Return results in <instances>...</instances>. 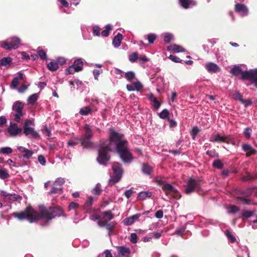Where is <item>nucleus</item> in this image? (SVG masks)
I'll use <instances>...</instances> for the list:
<instances>
[{
	"label": "nucleus",
	"instance_id": "0eeeda50",
	"mask_svg": "<svg viewBox=\"0 0 257 257\" xmlns=\"http://www.w3.org/2000/svg\"><path fill=\"white\" fill-rule=\"evenodd\" d=\"M200 187V184L198 180L192 178H190L186 182L184 192L186 194H190Z\"/></svg>",
	"mask_w": 257,
	"mask_h": 257
},
{
	"label": "nucleus",
	"instance_id": "a19ab883",
	"mask_svg": "<svg viewBox=\"0 0 257 257\" xmlns=\"http://www.w3.org/2000/svg\"><path fill=\"white\" fill-rule=\"evenodd\" d=\"M159 117L163 119H169V111L167 109H164L159 114Z\"/></svg>",
	"mask_w": 257,
	"mask_h": 257
},
{
	"label": "nucleus",
	"instance_id": "8fccbe9b",
	"mask_svg": "<svg viewBox=\"0 0 257 257\" xmlns=\"http://www.w3.org/2000/svg\"><path fill=\"white\" fill-rule=\"evenodd\" d=\"M65 180L64 178H58L53 183V185L57 187H62V185L64 183Z\"/></svg>",
	"mask_w": 257,
	"mask_h": 257
},
{
	"label": "nucleus",
	"instance_id": "393cba45",
	"mask_svg": "<svg viewBox=\"0 0 257 257\" xmlns=\"http://www.w3.org/2000/svg\"><path fill=\"white\" fill-rule=\"evenodd\" d=\"M23 79V75L22 73H19L18 75L15 77L12 80L11 87L14 88H17V86L19 84L20 81Z\"/></svg>",
	"mask_w": 257,
	"mask_h": 257
},
{
	"label": "nucleus",
	"instance_id": "052dcab7",
	"mask_svg": "<svg viewBox=\"0 0 257 257\" xmlns=\"http://www.w3.org/2000/svg\"><path fill=\"white\" fill-rule=\"evenodd\" d=\"M169 58L172 61L176 63H182L183 61V60H181L177 56L173 55H170L169 57Z\"/></svg>",
	"mask_w": 257,
	"mask_h": 257
},
{
	"label": "nucleus",
	"instance_id": "dca6fc26",
	"mask_svg": "<svg viewBox=\"0 0 257 257\" xmlns=\"http://www.w3.org/2000/svg\"><path fill=\"white\" fill-rule=\"evenodd\" d=\"M204 67L210 73H216L220 71V67L213 62H208L204 65Z\"/></svg>",
	"mask_w": 257,
	"mask_h": 257
},
{
	"label": "nucleus",
	"instance_id": "e2e57ef3",
	"mask_svg": "<svg viewBox=\"0 0 257 257\" xmlns=\"http://www.w3.org/2000/svg\"><path fill=\"white\" fill-rule=\"evenodd\" d=\"M233 97L234 99L238 100L241 102H243L242 96L239 92H235L233 94Z\"/></svg>",
	"mask_w": 257,
	"mask_h": 257
},
{
	"label": "nucleus",
	"instance_id": "0e129e2a",
	"mask_svg": "<svg viewBox=\"0 0 257 257\" xmlns=\"http://www.w3.org/2000/svg\"><path fill=\"white\" fill-rule=\"evenodd\" d=\"M102 73V70L101 69H94L93 70V74L94 77V79L96 80H98V77L100 73Z\"/></svg>",
	"mask_w": 257,
	"mask_h": 257
},
{
	"label": "nucleus",
	"instance_id": "e433bc0d",
	"mask_svg": "<svg viewBox=\"0 0 257 257\" xmlns=\"http://www.w3.org/2000/svg\"><path fill=\"white\" fill-rule=\"evenodd\" d=\"M38 95L37 93H34L32 95H30L28 98V102L30 104H33L35 103L38 98Z\"/></svg>",
	"mask_w": 257,
	"mask_h": 257
},
{
	"label": "nucleus",
	"instance_id": "338daca9",
	"mask_svg": "<svg viewBox=\"0 0 257 257\" xmlns=\"http://www.w3.org/2000/svg\"><path fill=\"white\" fill-rule=\"evenodd\" d=\"M130 241L133 243H136L138 242V236L136 233H132L131 234Z\"/></svg>",
	"mask_w": 257,
	"mask_h": 257
},
{
	"label": "nucleus",
	"instance_id": "4d7b16f0",
	"mask_svg": "<svg viewBox=\"0 0 257 257\" xmlns=\"http://www.w3.org/2000/svg\"><path fill=\"white\" fill-rule=\"evenodd\" d=\"M186 229V225H183L180 227L178 228L175 231V233L179 235H182L184 233Z\"/></svg>",
	"mask_w": 257,
	"mask_h": 257
},
{
	"label": "nucleus",
	"instance_id": "9d476101",
	"mask_svg": "<svg viewBox=\"0 0 257 257\" xmlns=\"http://www.w3.org/2000/svg\"><path fill=\"white\" fill-rule=\"evenodd\" d=\"M114 216V214L110 210L102 212L101 214L100 220L97 222L98 225L101 226L102 225V224L106 225L109 224V221L113 219Z\"/></svg>",
	"mask_w": 257,
	"mask_h": 257
},
{
	"label": "nucleus",
	"instance_id": "b1692460",
	"mask_svg": "<svg viewBox=\"0 0 257 257\" xmlns=\"http://www.w3.org/2000/svg\"><path fill=\"white\" fill-rule=\"evenodd\" d=\"M167 50L169 51H172L174 53L185 52V49L184 48H182L181 46L177 44H173L167 47Z\"/></svg>",
	"mask_w": 257,
	"mask_h": 257
},
{
	"label": "nucleus",
	"instance_id": "bf43d9fd",
	"mask_svg": "<svg viewBox=\"0 0 257 257\" xmlns=\"http://www.w3.org/2000/svg\"><path fill=\"white\" fill-rule=\"evenodd\" d=\"M238 210V208L235 205H231L229 206L227 209V211L229 213H235L237 212Z\"/></svg>",
	"mask_w": 257,
	"mask_h": 257
},
{
	"label": "nucleus",
	"instance_id": "f3484780",
	"mask_svg": "<svg viewBox=\"0 0 257 257\" xmlns=\"http://www.w3.org/2000/svg\"><path fill=\"white\" fill-rule=\"evenodd\" d=\"M8 132L11 136L15 137L21 133V129L18 127L17 124L11 122L8 128Z\"/></svg>",
	"mask_w": 257,
	"mask_h": 257
},
{
	"label": "nucleus",
	"instance_id": "39448f33",
	"mask_svg": "<svg viewBox=\"0 0 257 257\" xmlns=\"http://www.w3.org/2000/svg\"><path fill=\"white\" fill-rule=\"evenodd\" d=\"M34 125L33 121L29 119H26L23 126V132L25 136L36 139L39 137V135L32 127Z\"/></svg>",
	"mask_w": 257,
	"mask_h": 257
},
{
	"label": "nucleus",
	"instance_id": "473e14b6",
	"mask_svg": "<svg viewBox=\"0 0 257 257\" xmlns=\"http://www.w3.org/2000/svg\"><path fill=\"white\" fill-rule=\"evenodd\" d=\"M12 62V59L10 57H3L0 60V67L7 66Z\"/></svg>",
	"mask_w": 257,
	"mask_h": 257
},
{
	"label": "nucleus",
	"instance_id": "6e6552de",
	"mask_svg": "<svg viewBox=\"0 0 257 257\" xmlns=\"http://www.w3.org/2000/svg\"><path fill=\"white\" fill-rule=\"evenodd\" d=\"M243 77L245 78V80H250L251 84L257 88V68L244 71Z\"/></svg>",
	"mask_w": 257,
	"mask_h": 257
},
{
	"label": "nucleus",
	"instance_id": "5fc2aeb1",
	"mask_svg": "<svg viewBox=\"0 0 257 257\" xmlns=\"http://www.w3.org/2000/svg\"><path fill=\"white\" fill-rule=\"evenodd\" d=\"M133 84L134 86L135 91V90H137L138 91H140L143 86V85L142 84V83L139 81L135 82L133 83Z\"/></svg>",
	"mask_w": 257,
	"mask_h": 257
},
{
	"label": "nucleus",
	"instance_id": "a18cd8bd",
	"mask_svg": "<svg viewBox=\"0 0 257 257\" xmlns=\"http://www.w3.org/2000/svg\"><path fill=\"white\" fill-rule=\"evenodd\" d=\"M139 59V55L137 52H134L128 56V60L132 63L135 62Z\"/></svg>",
	"mask_w": 257,
	"mask_h": 257
},
{
	"label": "nucleus",
	"instance_id": "20e7f679",
	"mask_svg": "<svg viewBox=\"0 0 257 257\" xmlns=\"http://www.w3.org/2000/svg\"><path fill=\"white\" fill-rule=\"evenodd\" d=\"M112 169L113 176L111 177L109 180V183L110 185H113L117 183L120 180L123 173L121 165L118 162L112 163Z\"/></svg>",
	"mask_w": 257,
	"mask_h": 257
},
{
	"label": "nucleus",
	"instance_id": "ea45409f",
	"mask_svg": "<svg viewBox=\"0 0 257 257\" xmlns=\"http://www.w3.org/2000/svg\"><path fill=\"white\" fill-rule=\"evenodd\" d=\"M91 112V108L89 107H83L79 110V113L82 115H87Z\"/></svg>",
	"mask_w": 257,
	"mask_h": 257
},
{
	"label": "nucleus",
	"instance_id": "4be33fe9",
	"mask_svg": "<svg viewBox=\"0 0 257 257\" xmlns=\"http://www.w3.org/2000/svg\"><path fill=\"white\" fill-rule=\"evenodd\" d=\"M147 98L153 103V107L155 110H158L160 106L161 103L154 96L152 93L146 95Z\"/></svg>",
	"mask_w": 257,
	"mask_h": 257
},
{
	"label": "nucleus",
	"instance_id": "de8ad7c7",
	"mask_svg": "<svg viewBox=\"0 0 257 257\" xmlns=\"http://www.w3.org/2000/svg\"><path fill=\"white\" fill-rule=\"evenodd\" d=\"M69 83L70 85L72 86L71 89L74 90L75 89L74 86L75 85L78 87L79 85H82V82L78 79H74V80L70 81Z\"/></svg>",
	"mask_w": 257,
	"mask_h": 257
},
{
	"label": "nucleus",
	"instance_id": "09e8293b",
	"mask_svg": "<svg viewBox=\"0 0 257 257\" xmlns=\"http://www.w3.org/2000/svg\"><path fill=\"white\" fill-rule=\"evenodd\" d=\"M13 152V150L9 147H3L0 148V153L3 154H11Z\"/></svg>",
	"mask_w": 257,
	"mask_h": 257
},
{
	"label": "nucleus",
	"instance_id": "4c0bfd02",
	"mask_svg": "<svg viewBox=\"0 0 257 257\" xmlns=\"http://www.w3.org/2000/svg\"><path fill=\"white\" fill-rule=\"evenodd\" d=\"M212 166L214 168L221 169L223 167V164L221 160L217 159L213 161Z\"/></svg>",
	"mask_w": 257,
	"mask_h": 257
},
{
	"label": "nucleus",
	"instance_id": "864d4df0",
	"mask_svg": "<svg viewBox=\"0 0 257 257\" xmlns=\"http://www.w3.org/2000/svg\"><path fill=\"white\" fill-rule=\"evenodd\" d=\"M75 72H78L73 65L69 66L66 70V74H72Z\"/></svg>",
	"mask_w": 257,
	"mask_h": 257
},
{
	"label": "nucleus",
	"instance_id": "2eb2a0df",
	"mask_svg": "<svg viewBox=\"0 0 257 257\" xmlns=\"http://www.w3.org/2000/svg\"><path fill=\"white\" fill-rule=\"evenodd\" d=\"M244 72V71H242L240 66L239 65L233 66L229 71V73L233 76L236 77L240 76L239 78L242 80H245V78L243 77V73Z\"/></svg>",
	"mask_w": 257,
	"mask_h": 257
},
{
	"label": "nucleus",
	"instance_id": "423d86ee",
	"mask_svg": "<svg viewBox=\"0 0 257 257\" xmlns=\"http://www.w3.org/2000/svg\"><path fill=\"white\" fill-rule=\"evenodd\" d=\"M20 42L21 40L19 38L17 37H13L10 38L6 41L2 42L1 46L6 50H15L19 47Z\"/></svg>",
	"mask_w": 257,
	"mask_h": 257
},
{
	"label": "nucleus",
	"instance_id": "72a5a7b5",
	"mask_svg": "<svg viewBox=\"0 0 257 257\" xmlns=\"http://www.w3.org/2000/svg\"><path fill=\"white\" fill-rule=\"evenodd\" d=\"M48 69L52 71H56L59 68V65L56 62L51 61L47 64Z\"/></svg>",
	"mask_w": 257,
	"mask_h": 257
},
{
	"label": "nucleus",
	"instance_id": "c756f323",
	"mask_svg": "<svg viewBox=\"0 0 257 257\" xmlns=\"http://www.w3.org/2000/svg\"><path fill=\"white\" fill-rule=\"evenodd\" d=\"M62 193V187H57L53 185V187L52 189L49 192V194L55 195H60Z\"/></svg>",
	"mask_w": 257,
	"mask_h": 257
},
{
	"label": "nucleus",
	"instance_id": "5701e85b",
	"mask_svg": "<svg viewBox=\"0 0 257 257\" xmlns=\"http://www.w3.org/2000/svg\"><path fill=\"white\" fill-rule=\"evenodd\" d=\"M94 200V198L92 196L88 197L87 200L84 205V209L87 213H90L92 211L91 206Z\"/></svg>",
	"mask_w": 257,
	"mask_h": 257
},
{
	"label": "nucleus",
	"instance_id": "603ef678",
	"mask_svg": "<svg viewBox=\"0 0 257 257\" xmlns=\"http://www.w3.org/2000/svg\"><path fill=\"white\" fill-rule=\"evenodd\" d=\"M9 177V174L7 172L6 169H0V178L2 179H5L8 178Z\"/></svg>",
	"mask_w": 257,
	"mask_h": 257
},
{
	"label": "nucleus",
	"instance_id": "69168bd1",
	"mask_svg": "<svg viewBox=\"0 0 257 257\" xmlns=\"http://www.w3.org/2000/svg\"><path fill=\"white\" fill-rule=\"evenodd\" d=\"M92 32L94 35L99 36L100 34V28L98 26H94L92 29Z\"/></svg>",
	"mask_w": 257,
	"mask_h": 257
},
{
	"label": "nucleus",
	"instance_id": "79ce46f5",
	"mask_svg": "<svg viewBox=\"0 0 257 257\" xmlns=\"http://www.w3.org/2000/svg\"><path fill=\"white\" fill-rule=\"evenodd\" d=\"M252 132V131L251 128L247 127L244 128L243 132V134L246 139H249L250 138Z\"/></svg>",
	"mask_w": 257,
	"mask_h": 257
},
{
	"label": "nucleus",
	"instance_id": "6e6d98bb",
	"mask_svg": "<svg viewBox=\"0 0 257 257\" xmlns=\"http://www.w3.org/2000/svg\"><path fill=\"white\" fill-rule=\"evenodd\" d=\"M37 53L41 59L46 60L47 59L46 53L43 50H38Z\"/></svg>",
	"mask_w": 257,
	"mask_h": 257
},
{
	"label": "nucleus",
	"instance_id": "a211bd4d",
	"mask_svg": "<svg viewBox=\"0 0 257 257\" xmlns=\"http://www.w3.org/2000/svg\"><path fill=\"white\" fill-rule=\"evenodd\" d=\"M180 5L184 9H187L197 5L195 0H179Z\"/></svg>",
	"mask_w": 257,
	"mask_h": 257
},
{
	"label": "nucleus",
	"instance_id": "f704fd0d",
	"mask_svg": "<svg viewBox=\"0 0 257 257\" xmlns=\"http://www.w3.org/2000/svg\"><path fill=\"white\" fill-rule=\"evenodd\" d=\"M102 226H99V227H105L108 231V236H110L113 231V228L114 227V224H113V222H111V223H110L106 224V225H104V224H102Z\"/></svg>",
	"mask_w": 257,
	"mask_h": 257
},
{
	"label": "nucleus",
	"instance_id": "9b49d317",
	"mask_svg": "<svg viewBox=\"0 0 257 257\" xmlns=\"http://www.w3.org/2000/svg\"><path fill=\"white\" fill-rule=\"evenodd\" d=\"M23 107L24 104L19 101L15 102L13 105V109L15 111V120L18 122H20L21 117L23 115L22 109Z\"/></svg>",
	"mask_w": 257,
	"mask_h": 257
},
{
	"label": "nucleus",
	"instance_id": "13d9d810",
	"mask_svg": "<svg viewBox=\"0 0 257 257\" xmlns=\"http://www.w3.org/2000/svg\"><path fill=\"white\" fill-rule=\"evenodd\" d=\"M199 131H200V130L197 126H195L192 128L191 132V135L193 139H195L197 135L198 134Z\"/></svg>",
	"mask_w": 257,
	"mask_h": 257
},
{
	"label": "nucleus",
	"instance_id": "3c124183",
	"mask_svg": "<svg viewBox=\"0 0 257 257\" xmlns=\"http://www.w3.org/2000/svg\"><path fill=\"white\" fill-rule=\"evenodd\" d=\"M206 154L211 158H218L219 155L215 150H208Z\"/></svg>",
	"mask_w": 257,
	"mask_h": 257
},
{
	"label": "nucleus",
	"instance_id": "7ed1b4c3",
	"mask_svg": "<svg viewBox=\"0 0 257 257\" xmlns=\"http://www.w3.org/2000/svg\"><path fill=\"white\" fill-rule=\"evenodd\" d=\"M156 182L158 185L162 187L168 199H179L181 198L180 193L171 184L167 183L165 181L160 179H157Z\"/></svg>",
	"mask_w": 257,
	"mask_h": 257
},
{
	"label": "nucleus",
	"instance_id": "774afa93",
	"mask_svg": "<svg viewBox=\"0 0 257 257\" xmlns=\"http://www.w3.org/2000/svg\"><path fill=\"white\" fill-rule=\"evenodd\" d=\"M177 96V93L175 91H172L170 94V100L172 102H176V97Z\"/></svg>",
	"mask_w": 257,
	"mask_h": 257
},
{
	"label": "nucleus",
	"instance_id": "2f4dec72",
	"mask_svg": "<svg viewBox=\"0 0 257 257\" xmlns=\"http://www.w3.org/2000/svg\"><path fill=\"white\" fill-rule=\"evenodd\" d=\"M118 251L119 254L122 256H126V255H128L131 252L130 248L124 246L118 247Z\"/></svg>",
	"mask_w": 257,
	"mask_h": 257
},
{
	"label": "nucleus",
	"instance_id": "f03ea898",
	"mask_svg": "<svg viewBox=\"0 0 257 257\" xmlns=\"http://www.w3.org/2000/svg\"><path fill=\"white\" fill-rule=\"evenodd\" d=\"M39 213L31 206H28L23 211L14 212L13 215L20 220L27 219L30 223L42 219V225H47L49 221L56 216H60L62 214L61 209L57 207H50L46 209L43 205L39 206Z\"/></svg>",
	"mask_w": 257,
	"mask_h": 257
},
{
	"label": "nucleus",
	"instance_id": "f257e3e1",
	"mask_svg": "<svg viewBox=\"0 0 257 257\" xmlns=\"http://www.w3.org/2000/svg\"><path fill=\"white\" fill-rule=\"evenodd\" d=\"M109 142L110 145L101 146L99 149L97 160L100 164L106 165L110 159L108 152L113 151H115L123 163L131 164L133 162L134 158L130 150L129 143L122 134L111 130Z\"/></svg>",
	"mask_w": 257,
	"mask_h": 257
},
{
	"label": "nucleus",
	"instance_id": "c03bdc74",
	"mask_svg": "<svg viewBox=\"0 0 257 257\" xmlns=\"http://www.w3.org/2000/svg\"><path fill=\"white\" fill-rule=\"evenodd\" d=\"M157 39V35L154 33L149 34L147 36V39L148 40L149 43L151 44H153Z\"/></svg>",
	"mask_w": 257,
	"mask_h": 257
},
{
	"label": "nucleus",
	"instance_id": "6ab92c4d",
	"mask_svg": "<svg viewBox=\"0 0 257 257\" xmlns=\"http://www.w3.org/2000/svg\"><path fill=\"white\" fill-rule=\"evenodd\" d=\"M241 147L242 150L244 152H246V156L247 157H248L252 155L255 154L256 153V150H255L252 148V147L248 144H242Z\"/></svg>",
	"mask_w": 257,
	"mask_h": 257
},
{
	"label": "nucleus",
	"instance_id": "680f3d73",
	"mask_svg": "<svg viewBox=\"0 0 257 257\" xmlns=\"http://www.w3.org/2000/svg\"><path fill=\"white\" fill-rule=\"evenodd\" d=\"M163 232V230H158L156 232H154L152 233L153 234V238H154L155 239H159L161 236Z\"/></svg>",
	"mask_w": 257,
	"mask_h": 257
},
{
	"label": "nucleus",
	"instance_id": "4468645a",
	"mask_svg": "<svg viewBox=\"0 0 257 257\" xmlns=\"http://www.w3.org/2000/svg\"><path fill=\"white\" fill-rule=\"evenodd\" d=\"M17 149L19 152L22 154L23 158L25 159H30L34 154V152L32 150H29L22 146H17Z\"/></svg>",
	"mask_w": 257,
	"mask_h": 257
},
{
	"label": "nucleus",
	"instance_id": "ddd939ff",
	"mask_svg": "<svg viewBox=\"0 0 257 257\" xmlns=\"http://www.w3.org/2000/svg\"><path fill=\"white\" fill-rule=\"evenodd\" d=\"M234 11L239 14L241 17H245L248 15V10L247 7L244 4L237 3L235 5Z\"/></svg>",
	"mask_w": 257,
	"mask_h": 257
},
{
	"label": "nucleus",
	"instance_id": "aec40b11",
	"mask_svg": "<svg viewBox=\"0 0 257 257\" xmlns=\"http://www.w3.org/2000/svg\"><path fill=\"white\" fill-rule=\"evenodd\" d=\"M141 214H136L128 217H126L123 220L124 225L130 226L132 225L136 220L141 216Z\"/></svg>",
	"mask_w": 257,
	"mask_h": 257
},
{
	"label": "nucleus",
	"instance_id": "58836bf2",
	"mask_svg": "<svg viewBox=\"0 0 257 257\" xmlns=\"http://www.w3.org/2000/svg\"><path fill=\"white\" fill-rule=\"evenodd\" d=\"M124 77L128 81L132 82L135 77V74L132 71H128L125 73Z\"/></svg>",
	"mask_w": 257,
	"mask_h": 257
},
{
	"label": "nucleus",
	"instance_id": "49530a36",
	"mask_svg": "<svg viewBox=\"0 0 257 257\" xmlns=\"http://www.w3.org/2000/svg\"><path fill=\"white\" fill-rule=\"evenodd\" d=\"M225 234L227 238L231 243H233L236 241L235 237L232 234L231 232L229 230H226L225 232Z\"/></svg>",
	"mask_w": 257,
	"mask_h": 257
},
{
	"label": "nucleus",
	"instance_id": "f8f14e48",
	"mask_svg": "<svg viewBox=\"0 0 257 257\" xmlns=\"http://www.w3.org/2000/svg\"><path fill=\"white\" fill-rule=\"evenodd\" d=\"M1 194L3 196L4 201L10 203L17 201L19 199H21V197L18 194L15 193L10 194L3 190L1 191Z\"/></svg>",
	"mask_w": 257,
	"mask_h": 257
},
{
	"label": "nucleus",
	"instance_id": "bb28decb",
	"mask_svg": "<svg viewBox=\"0 0 257 257\" xmlns=\"http://www.w3.org/2000/svg\"><path fill=\"white\" fill-rule=\"evenodd\" d=\"M255 210H253L252 211L248 210H243L241 212L242 219L248 218L250 217L253 216L255 214Z\"/></svg>",
	"mask_w": 257,
	"mask_h": 257
},
{
	"label": "nucleus",
	"instance_id": "412c9836",
	"mask_svg": "<svg viewBox=\"0 0 257 257\" xmlns=\"http://www.w3.org/2000/svg\"><path fill=\"white\" fill-rule=\"evenodd\" d=\"M228 137L221 136L219 134H216L210 137L209 141L212 142L224 143L226 142Z\"/></svg>",
	"mask_w": 257,
	"mask_h": 257
},
{
	"label": "nucleus",
	"instance_id": "7c9ffc66",
	"mask_svg": "<svg viewBox=\"0 0 257 257\" xmlns=\"http://www.w3.org/2000/svg\"><path fill=\"white\" fill-rule=\"evenodd\" d=\"M162 37L165 43H169L173 40L174 36L173 34L170 33H164L162 34Z\"/></svg>",
	"mask_w": 257,
	"mask_h": 257
},
{
	"label": "nucleus",
	"instance_id": "1a4fd4ad",
	"mask_svg": "<svg viewBox=\"0 0 257 257\" xmlns=\"http://www.w3.org/2000/svg\"><path fill=\"white\" fill-rule=\"evenodd\" d=\"M84 129L85 131L84 136L80 139V141L81 145L85 147V144L91 143V138L92 137V132L88 124H85Z\"/></svg>",
	"mask_w": 257,
	"mask_h": 257
},
{
	"label": "nucleus",
	"instance_id": "cd10ccee",
	"mask_svg": "<svg viewBox=\"0 0 257 257\" xmlns=\"http://www.w3.org/2000/svg\"><path fill=\"white\" fill-rule=\"evenodd\" d=\"M122 39V35L120 33H118L116 36L114 37L112 40V43L115 48L120 46Z\"/></svg>",
	"mask_w": 257,
	"mask_h": 257
},
{
	"label": "nucleus",
	"instance_id": "c9c22d12",
	"mask_svg": "<svg viewBox=\"0 0 257 257\" xmlns=\"http://www.w3.org/2000/svg\"><path fill=\"white\" fill-rule=\"evenodd\" d=\"M142 172L147 175H150L151 174V168L148 165L143 164L142 168Z\"/></svg>",
	"mask_w": 257,
	"mask_h": 257
},
{
	"label": "nucleus",
	"instance_id": "a878e982",
	"mask_svg": "<svg viewBox=\"0 0 257 257\" xmlns=\"http://www.w3.org/2000/svg\"><path fill=\"white\" fill-rule=\"evenodd\" d=\"M73 65L74 66V67H75L76 70H77L78 72L81 71L83 69V59L82 58L76 59L74 61Z\"/></svg>",
	"mask_w": 257,
	"mask_h": 257
},
{
	"label": "nucleus",
	"instance_id": "c85d7f7f",
	"mask_svg": "<svg viewBox=\"0 0 257 257\" xmlns=\"http://www.w3.org/2000/svg\"><path fill=\"white\" fill-rule=\"evenodd\" d=\"M152 193L150 191H142L138 194V198L139 200H143L147 198H150L152 196Z\"/></svg>",
	"mask_w": 257,
	"mask_h": 257
},
{
	"label": "nucleus",
	"instance_id": "37998d69",
	"mask_svg": "<svg viewBox=\"0 0 257 257\" xmlns=\"http://www.w3.org/2000/svg\"><path fill=\"white\" fill-rule=\"evenodd\" d=\"M101 185L100 183H97L95 185V187L92 189V193L97 195H99L101 193L102 190L100 188Z\"/></svg>",
	"mask_w": 257,
	"mask_h": 257
}]
</instances>
